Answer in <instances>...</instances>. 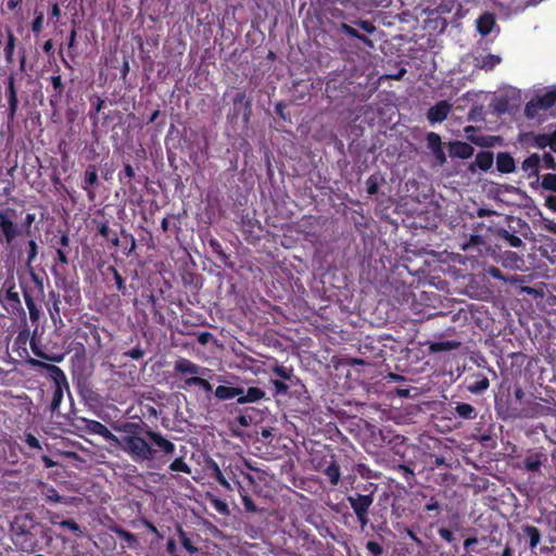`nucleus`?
Segmentation results:
<instances>
[{
	"label": "nucleus",
	"instance_id": "f257e3e1",
	"mask_svg": "<svg viewBox=\"0 0 556 556\" xmlns=\"http://www.w3.org/2000/svg\"><path fill=\"white\" fill-rule=\"evenodd\" d=\"M81 428L91 434L100 435L111 445L117 446L137 464H166L175 454L176 445L167 435L152 429L141 418L117 420L112 424L114 434L105 425L98 420L77 417Z\"/></svg>",
	"mask_w": 556,
	"mask_h": 556
},
{
	"label": "nucleus",
	"instance_id": "f03ea898",
	"mask_svg": "<svg viewBox=\"0 0 556 556\" xmlns=\"http://www.w3.org/2000/svg\"><path fill=\"white\" fill-rule=\"evenodd\" d=\"M350 434L367 451L372 453L377 447H389L394 454H401L404 447L403 435L395 434L390 428H377L367 420L350 416Z\"/></svg>",
	"mask_w": 556,
	"mask_h": 556
},
{
	"label": "nucleus",
	"instance_id": "7ed1b4c3",
	"mask_svg": "<svg viewBox=\"0 0 556 556\" xmlns=\"http://www.w3.org/2000/svg\"><path fill=\"white\" fill-rule=\"evenodd\" d=\"M26 362L33 368H41L47 370L49 378L54 384L50 403V412L52 414H59L60 405L64 397V392H67L68 396L71 397L70 384L65 372L59 366L42 362L37 358L29 357Z\"/></svg>",
	"mask_w": 556,
	"mask_h": 556
},
{
	"label": "nucleus",
	"instance_id": "20e7f679",
	"mask_svg": "<svg viewBox=\"0 0 556 556\" xmlns=\"http://www.w3.org/2000/svg\"><path fill=\"white\" fill-rule=\"evenodd\" d=\"M325 92L333 109H339L348 98V74L341 72L331 75L326 83Z\"/></svg>",
	"mask_w": 556,
	"mask_h": 556
},
{
	"label": "nucleus",
	"instance_id": "39448f33",
	"mask_svg": "<svg viewBox=\"0 0 556 556\" xmlns=\"http://www.w3.org/2000/svg\"><path fill=\"white\" fill-rule=\"evenodd\" d=\"M34 528L33 519L28 515L15 517L12 523L15 544H20L24 551H34L36 543L30 529Z\"/></svg>",
	"mask_w": 556,
	"mask_h": 556
},
{
	"label": "nucleus",
	"instance_id": "423d86ee",
	"mask_svg": "<svg viewBox=\"0 0 556 556\" xmlns=\"http://www.w3.org/2000/svg\"><path fill=\"white\" fill-rule=\"evenodd\" d=\"M554 409L538 401H525L523 406L519 408L513 407L509 414L513 418H540L545 416L554 415Z\"/></svg>",
	"mask_w": 556,
	"mask_h": 556
},
{
	"label": "nucleus",
	"instance_id": "0eeeda50",
	"mask_svg": "<svg viewBox=\"0 0 556 556\" xmlns=\"http://www.w3.org/2000/svg\"><path fill=\"white\" fill-rule=\"evenodd\" d=\"M9 212L14 213L13 210H0V243L5 245H11L23 233L22 226L13 222Z\"/></svg>",
	"mask_w": 556,
	"mask_h": 556
},
{
	"label": "nucleus",
	"instance_id": "6e6552de",
	"mask_svg": "<svg viewBox=\"0 0 556 556\" xmlns=\"http://www.w3.org/2000/svg\"><path fill=\"white\" fill-rule=\"evenodd\" d=\"M5 291L0 290V304L2 307L12 313H24L20 294L13 280H5Z\"/></svg>",
	"mask_w": 556,
	"mask_h": 556
},
{
	"label": "nucleus",
	"instance_id": "1a4fd4ad",
	"mask_svg": "<svg viewBox=\"0 0 556 556\" xmlns=\"http://www.w3.org/2000/svg\"><path fill=\"white\" fill-rule=\"evenodd\" d=\"M372 502L374 497H370L369 494L357 493L356 497L350 496V506L353 508L362 530H365L368 523L367 515Z\"/></svg>",
	"mask_w": 556,
	"mask_h": 556
},
{
	"label": "nucleus",
	"instance_id": "9d476101",
	"mask_svg": "<svg viewBox=\"0 0 556 556\" xmlns=\"http://www.w3.org/2000/svg\"><path fill=\"white\" fill-rule=\"evenodd\" d=\"M174 370L177 374L190 375L191 377H193V376H205V375H207L208 372L212 371L211 369H208L206 367L199 366L198 364H195V363H193L190 359L185 358V357H179L174 363Z\"/></svg>",
	"mask_w": 556,
	"mask_h": 556
},
{
	"label": "nucleus",
	"instance_id": "9b49d317",
	"mask_svg": "<svg viewBox=\"0 0 556 556\" xmlns=\"http://www.w3.org/2000/svg\"><path fill=\"white\" fill-rule=\"evenodd\" d=\"M313 83L311 80L299 79L294 80L291 88L292 100L296 104H304L311 100V91Z\"/></svg>",
	"mask_w": 556,
	"mask_h": 556
},
{
	"label": "nucleus",
	"instance_id": "f8f14e48",
	"mask_svg": "<svg viewBox=\"0 0 556 556\" xmlns=\"http://www.w3.org/2000/svg\"><path fill=\"white\" fill-rule=\"evenodd\" d=\"M453 105L446 101H438L434 105L430 106L427 111V119L430 124L434 125L444 122L451 113Z\"/></svg>",
	"mask_w": 556,
	"mask_h": 556
},
{
	"label": "nucleus",
	"instance_id": "ddd939ff",
	"mask_svg": "<svg viewBox=\"0 0 556 556\" xmlns=\"http://www.w3.org/2000/svg\"><path fill=\"white\" fill-rule=\"evenodd\" d=\"M99 184L98 178V172L96 165H88L85 174L84 179L81 182V189L86 191L87 198L90 202H93L96 200V186Z\"/></svg>",
	"mask_w": 556,
	"mask_h": 556
},
{
	"label": "nucleus",
	"instance_id": "4468645a",
	"mask_svg": "<svg viewBox=\"0 0 556 556\" xmlns=\"http://www.w3.org/2000/svg\"><path fill=\"white\" fill-rule=\"evenodd\" d=\"M540 163L541 157L536 153H532L521 163V169L527 173L528 178H535V181L530 182L531 188L535 189L540 179Z\"/></svg>",
	"mask_w": 556,
	"mask_h": 556
},
{
	"label": "nucleus",
	"instance_id": "2eb2a0df",
	"mask_svg": "<svg viewBox=\"0 0 556 556\" xmlns=\"http://www.w3.org/2000/svg\"><path fill=\"white\" fill-rule=\"evenodd\" d=\"M327 25L329 31L348 34V16L339 9H330L328 11Z\"/></svg>",
	"mask_w": 556,
	"mask_h": 556
},
{
	"label": "nucleus",
	"instance_id": "dca6fc26",
	"mask_svg": "<svg viewBox=\"0 0 556 556\" xmlns=\"http://www.w3.org/2000/svg\"><path fill=\"white\" fill-rule=\"evenodd\" d=\"M7 97H8V122H13L18 108L17 90L15 87V78L10 75L7 84Z\"/></svg>",
	"mask_w": 556,
	"mask_h": 556
},
{
	"label": "nucleus",
	"instance_id": "f3484780",
	"mask_svg": "<svg viewBox=\"0 0 556 556\" xmlns=\"http://www.w3.org/2000/svg\"><path fill=\"white\" fill-rule=\"evenodd\" d=\"M225 473L229 476V479L231 481V485L233 490L236 489L240 495V497H243L244 495H249L247 489L244 488L243 483L247 482L249 485L254 484V478L249 472H240V476H236L235 472L229 469L225 470Z\"/></svg>",
	"mask_w": 556,
	"mask_h": 556
},
{
	"label": "nucleus",
	"instance_id": "a211bd4d",
	"mask_svg": "<svg viewBox=\"0 0 556 556\" xmlns=\"http://www.w3.org/2000/svg\"><path fill=\"white\" fill-rule=\"evenodd\" d=\"M205 469L208 471L210 477L215 479L222 486L229 491L233 490L229 476H225V473L219 468L218 464L213 458H208L205 460Z\"/></svg>",
	"mask_w": 556,
	"mask_h": 556
},
{
	"label": "nucleus",
	"instance_id": "6ab92c4d",
	"mask_svg": "<svg viewBox=\"0 0 556 556\" xmlns=\"http://www.w3.org/2000/svg\"><path fill=\"white\" fill-rule=\"evenodd\" d=\"M405 448H406V445L404 444V447L402 448V453L396 454L400 458L393 459L391 462L390 466L392 469L396 470L409 485H412L413 482H415V472L410 466L403 463Z\"/></svg>",
	"mask_w": 556,
	"mask_h": 556
},
{
	"label": "nucleus",
	"instance_id": "aec40b11",
	"mask_svg": "<svg viewBox=\"0 0 556 556\" xmlns=\"http://www.w3.org/2000/svg\"><path fill=\"white\" fill-rule=\"evenodd\" d=\"M266 393L258 387H249L247 390L241 388V393L238 395L237 404L243 405L248 403H256L265 399Z\"/></svg>",
	"mask_w": 556,
	"mask_h": 556
},
{
	"label": "nucleus",
	"instance_id": "412c9836",
	"mask_svg": "<svg viewBox=\"0 0 556 556\" xmlns=\"http://www.w3.org/2000/svg\"><path fill=\"white\" fill-rule=\"evenodd\" d=\"M270 372L276 375L280 380L289 382L290 384L295 386L299 382V379L294 376V369L292 366H285L275 362V364L270 366Z\"/></svg>",
	"mask_w": 556,
	"mask_h": 556
},
{
	"label": "nucleus",
	"instance_id": "4be33fe9",
	"mask_svg": "<svg viewBox=\"0 0 556 556\" xmlns=\"http://www.w3.org/2000/svg\"><path fill=\"white\" fill-rule=\"evenodd\" d=\"M456 0H430L426 11L430 14H447L451 13L455 7Z\"/></svg>",
	"mask_w": 556,
	"mask_h": 556
},
{
	"label": "nucleus",
	"instance_id": "5701e85b",
	"mask_svg": "<svg viewBox=\"0 0 556 556\" xmlns=\"http://www.w3.org/2000/svg\"><path fill=\"white\" fill-rule=\"evenodd\" d=\"M496 168L502 174H510L516 170V162L510 153L498 152L496 155Z\"/></svg>",
	"mask_w": 556,
	"mask_h": 556
},
{
	"label": "nucleus",
	"instance_id": "b1692460",
	"mask_svg": "<svg viewBox=\"0 0 556 556\" xmlns=\"http://www.w3.org/2000/svg\"><path fill=\"white\" fill-rule=\"evenodd\" d=\"M502 59L498 55L488 53L483 55L475 56V67L479 70H483L485 72H490L494 70V67L500 64Z\"/></svg>",
	"mask_w": 556,
	"mask_h": 556
},
{
	"label": "nucleus",
	"instance_id": "393cba45",
	"mask_svg": "<svg viewBox=\"0 0 556 556\" xmlns=\"http://www.w3.org/2000/svg\"><path fill=\"white\" fill-rule=\"evenodd\" d=\"M60 67L56 66V74L52 75L49 80L52 85L53 93L50 96V104L54 106L61 99L64 92V84L62 81V77L59 74Z\"/></svg>",
	"mask_w": 556,
	"mask_h": 556
},
{
	"label": "nucleus",
	"instance_id": "a878e982",
	"mask_svg": "<svg viewBox=\"0 0 556 556\" xmlns=\"http://www.w3.org/2000/svg\"><path fill=\"white\" fill-rule=\"evenodd\" d=\"M546 456L541 452H535L527 455L522 462L523 468L531 472L540 471Z\"/></svg>",
	"mask_w": 556,
	"mask_h": 556
},
{
	"label": "nucleus",
	"instance_id": "bb28decb",
	"mask_svg": "<svg viewBox=\"0 0 556 556\" xmlns=\"http://www.w3.org/2000/svg\"><path fill=\"white\" fill-rule=\"evenodd\" d=\"M472 381L467 384V390L472 394H481L490 387V380L483 374H477Z\"/></svg>",
	"mask_w": 556,
	"mask_h": 556
},
{
	"label": "nucleus",
	"instance_id": "cd10ccee",
	"mask_svg": "<svg viewBox=\"0 0 556 556\" xmlns=\"http://www.w3.org/2000/svg\"><path fill=\"white\" fill-rule=\"evenodd\" d=\"M136 177V173L131 164L125 163L124 168L118 173V181L121 185L128 187L130 193H135V186L132 179Z\"/></svg>",
	"mask_w": 556,
	"mask_h": 556
},
{
	"label": "nucleus",
	"instance_id": "c85d7f7f",
	"mask_svg": "<svg viewBox=\"0 0 556 556\" xmlns=\"http://www.w3.org/2000/svg\"><path fill=\"white\" fill-rule=\"evenodd\" d=\"M475 149L471 144L464 141H455L451 146L452 156L459 159H469L473 155Z\"/></svg>",
	"mask_w": 556,
	"mask_h": 556
},
{
	"label": "nucleus",
	"instance_id": "c756f323",
	"mask_svg": "<svg viewBox=\"0 0 556 556\" xmlns=\"http://www.w3.org/2000/svg\"><path fill=\"white\" fill-rule=\"evenodd\" d=\"M521 532H522L523 536H526L528 539V546L531 549L536 548L541 542V538H542L541 531L532 525H523L521 527Z\"/></svg>",
	"mask_w": 556,
	"mask_h": 556
},
{
	"label": "nucleus",
	"instance_id": "7c9ffc66",
	"mask_svg": "<svg viewBox=\"0 0 556 556\" xmlns=\"http://www.w3.org/2000/svg\"><path fill=\"white\" fill-rule=\"evenodd\" d=\"M494 26L495 17L492 13H483L477 20V29L482 36L490 35Z\"/></svg>",
	"mask_w": 556,
	"mask_h": 556
},
{
	"label": "nucleus",
	"instance_id": "2f4dec72",
	"mask_svg": "<svg viewBox=\"0 0 556 556\" xmlns=\"http://www.w3.org/2000/svg\"><path fill=\"white\" fill-rule=\"evenodd\" d=\"M29 344L33 353L39 358L52 363H61L64 358L62 354H47L46 352H43L39 342L34 337L30 339Z\"/></svg>",
	"mask_w": 556,
	"mask_h": 556
},
{
	"label": "nucleus",
	"instance_id": "473e14b6",
	"mask_svg": "<svg viewBox=\"0 0 556 556\" xmlns=\"http://www.w3.org/2000/svg\"><path fill=\"white\" fill-rule=\"evenodd\" d=\"M241 393V387H229V386H218L214 395L218 401H227L232 400L235 397L238 399V395Z\"/></svg>",
	"mask_w": 556,
	"mask_h": 556
},
{
	"label": "nucleus",
	"instance_id": "72a5a7b5",
	"mask_svg": "<svg viewBox=\"0 0 556 556\" xmlns=\"http://www.w3.org/2000/svg\"><path fill=\"white\" fill-rule=\"evenodd\" d=\"M111 531L114 532L119 539L124 540L128 547L136 548L138 545L137 536L130 531L122 528L118 525L112 526Z\"/></svg>",
	"mask_w": 556,
	"mask_h": 556
},
{
	"label": "nucleus",
	"instance_id": "f704fd0d",
	"mask_svg": "<svg viewBox=\"0 0 556 556\" xmlns=\"http://www.w3.org/2000/svg\"><path fill=\"white\" fill-rule=\"evenodd\" d=\"M22 291H23L25 304L29 312V318L31 321H37L39 318L40 312L36 305V302L34 300V296L31 295V292L29 289L25 288L23 285H22Z\"/></svg>",
	"mask_w": 556,
	"mask_h": 556
},
{
	"label": "nucleus",
	"instance_id": "c9c22d12",
	"mask_svg": "<svg viewBox=\"0 0 556 556\" xmlns=\"http://www.w3.org/2000/svg\"><path fill=\"white\" fill-rule=\"evenodd\" d=\"M494 162V156L491 151H480L476 155L475 164L479 169L486 172L489 170Z\"/></svg>",
	"mask_w": 556,
	"mask_h": 556
},
{
	"label": "nucleus",
	"instance_id": "e433bc0d",
	"mask_svg": "<svg viewBox=\"0 0 556 556\" xmlns=\"http://www.w3.org/2000/svg\"><path fill=\"white\" fill-rule=\"evenodd\" d=\"M454 409L459 418L471 420L477 417L476 408L469 403H457Z\"/></svg>",
	"mask_w": 556,
	"mask_h": 556
},
{
	"label": "nucleus",
	"instance_id": "4c0bfd02",
	"mask_svg": "<svg viewBox=\"0 0 556 556\" xmlns=\"http://www.w3.org/2000/svg\"><path fill=\"white\" fill-rule=\"evenodd\" d=\"M185 384L187 387H199L206 393H211L213 391V386L206 379H204L203 376L186 378Z\"/></svg>",
	"mask_w": 556,
	"mask_h": 556
},
{
	"label": "nucleus",
	"instance_id": "58836bf2",
	"mask_svg": "<svg viewBox=\"0 0 556 556\" xmlns=\"http://www.w3.org/2000/svg\"><path fill=\"white\" fill-rule=\"evenodd\" d=\"M460 342L454 340L437 341L430 344V351L434 353L446 352L458 349Z\"/></svg>",
	"mask_w": 556,
	"mask_h": 556
},
{
	"label": "nucleus",
	"instance_id": "ea45409f",
	"mask_svg": "<svg viewBox=\"0 0 556 556\" xmlns=\"http://www.w3.org/2000/svg\"><path fill=\"white\" fill-rule=\"evenodd\" d=\"M177 533L180 540L182 547L190 554L194 555L198 553L199 548L193 544L191 539L187 535L186 531L181 526H177Z\"/></svg>",
	"mask_w": 556,
	"mask_h": 556
},
{
	"label": "nucleus",
	"instance_id": "a19ab883",
	"mask_svg": "<svg viewBox=\"0 0 556 556\" xmlns=\"http://www.w3.org/2000/svg\"><path fill=\"white\" fill-rule=\"evenodd\" d=\"M168 469H169V471H173V472H184V473H187V475L191 473V468L185 462V457L182 455L175 457L170 462V464L168 466Z\"/></svg>",
	"mask_w": 556,
	"mask_h": 556
},
{
	"label": "nucleus",
	"instance_id": "79ce46f5",
	"mask_svg": "<svg viewBox=\"0 0 556 556\" xmlns=\"http://www.w3.org/2000/svg\"><path fill=\"white\" fill-rule=\"evenodd\" d=\"M540 109L548 110L556 104V90H549L536 98Z\"/></svg>",
	"mask_w": 556,
	"mask_h": 556
},
{
	"label": "nucleus",
	"instance_id": "37998d69",
	"mask_svg": "<svg viewBox=\"0 0 556 556\" xmlns=\"http://www.w3.org/2000/svg\"><path fill=\"white\" fill-rule=\"evenodd\" d=\"M383 181V178L379 174H372L368 177L366 180V192L369 195H376L379 191V187L381 182Z\"/></svg>",
	"mask_w": 556,
	"mask_h": 556
},
{
	"label": "nucleus",
	"instance_id": "c03bdc74",
	"mask_svg": "<svg viewBox=\"0 0 556 556\" xmlns=\"http://www.w3.org/2000/svg\"><path fill=\"white\" fill-rule=\"evenodd\" d=\"M350 488L355 490L362 489L364 491V494H369L370 497H374V494L376 493L378 486L376 483L370 481H366V483L364 484L356 483V479L352 478V476L350 475Z\"/></svg>",
	"mask_w": 556,
	"mask_h": 556
},
{
	"label": "nucleus",
	"instance_id": "a18cd8bd",
	"mask_svg": "<svg viewBox=\"0 0 556 556\" xmlns=\"http://www.w3.org/2000/svg\"><path fill=\"white\" fill-rule=\"evenodd\" d=\"M106 271L112 275L113 280H114L115 286H116V290L119 293H122L123 295H125L126 292H127V288H126L125 279L119 274V271L114 266H109L106 268Z\"/></svg>",
	"mask_w": 556,
	"mask_h": 556
},
{
	"label": "nucleus",
	"instance_id": "49530a36",
	"mask_svg": "<svg viewBox=\"0 0 556 556\" xmlns=\"http://www.w3.org/2000/svg\"><path fill=\"white\" fill-rule=\"evenodd\" d=\"M497 235L513 248H520L523 244L522 240L518 236L510 233L504 228L498 229Z\"/></svg>",
	"mask_w": 556,
	"mask_h": 556
},
{
	"label": "nucleus",
	"instance_id": "de8ad7c7",
	"mask_svg": "<svg viewBox=\"0 0 556 556\" xmlns=\"http://www.w3.org/2000/svg\"><path fill=\"white\" fill-rule=\"evenodd\" d=\"M270 383L274 387V396L287 395L292 386L280 379H270Z\"/></svg>",
	"mask_w": 556,
	"mask_h": 556
},
{
	"label": "nucleus",
	"instance_id": "09e8293b",
	"mask_svg": "<svg viewBox=\"0 0 556 556\" xmlns=\"http://www.w3.org/2000/svg\"><path fill=\"white\" fill-rule=\"evenodd\" d=\"M233 104H243L245 110V116L248 117L252 111V100L247 97L244 91L237 92L233 98Z\"/></svg>",
	"mask_w": 556,
	"mask_h": 556
},
{
	"label": "nucleus",
	"instance_id": "8fccbe9b",
	"mask_svg": "<svg viewBox=\"0 0 556 556\" xmlns=\"http://www.w3.org/2000/svg\"><path fill=\"white\" fill-rule=\"evenodd\" d=\"M98 233L100 236H102L103 238L108 239L111 241V243L114 245V247H118L119 245V239L116 235H114L113 238L110 237V233H111V229L109 227V223L108 222H103L101 223L99 226H98Z\"/></svg>",
	"mask_w": 556,
	"mask_h": 556
},
{
	"label": "nucleus",
	"instance_id": "3c124183",
	"mask_svg": "<svg viewBox=\"0 0 556 556\" xmlns=\"http://www.w3.org/2000/svg\"><path fill=\"white\" fill-rule=\"evenodd\" d=\"M325 475L329 479L331 484H337L340 479V467L338 464L332 462L327 468L325 469Z\"/></svg>",
	"mask_w": 556,
	"mask_h": 556
},
{
	"label": "nucleus",
	"instance_id": "603ef678",
	"mask_svg": "<svg viewBox=\"0 0 556 556\" xmlns=\"http://www.w3.org/2000/svg\"><path fill=\"white\" fill-rule=\"evenodd\" d=\"M15 37L11 30H8V40L4 47V55L8 62H12L15 49Z\"/></svg>",
	"mask_w": 556,
	"mask_h": 556
},
{
	"label": "nucleus",
	"instance_id": "864d4df0",
	"mask_svg": "<svg viewBox=\"0 0 556 556\" xmlns=\"http://www.w3.org/2000/svg\"><path fill=\"white\" fill-rule=\"evenodd\" d=\"M540 186L544 190L556 192V174H545L543 175L541 181L539 180Z\"/></svg>",
	"mask_w": 556,
	"mask_h": 556
},
{
	"label": "nucleus",
	"instance_id": "5fc2aeb1",
	"mask_svg": "<svg viewBox=\"0 0 556 556\" xmlns=\"http://www.w3.org/2000/svg\"><path fill=\"white\" fill-rule=\"evenodd\" d=\"M353 471L359 475L362 478L369 480L371 478H378V475H376L367 465L365 464H357Z\"/></svg>",
	"mask_w": 556,
	"mask_h": 556
},
{
	"label": "nucleus",
	"instance_id": "6e6d98bb",
	"mask_svg": "<svg viewBox=\"0 0 556 556\" xmlns=\"http://www.w3.org/2000/svg\"><path fill=\"white\" fill-rule=\"evenodd\" d=\"M438 534L442 540L452 544L456 551L458 549L457 540L452 530L442 527L438 530Z\"/></svg>",
	"mask_w": 556,
	"mask_h": 556
},
{
	"label": "nucleus",
	"instance_id": "4d7b16f0",
	"mask_svg": "<svg viewBox=\"0 0 556 556\" xmlns=\"http://www.w3.org/2000/svg\"><path fill=\"white\" fill-rule=\"evenodd\" d=\"M96 100H97L96 103H92V108L88 113L89 118L92 119L94 124L98 123V118H99L98 114L103 109V106L105 104V100L101 99L100 97H97Z\"/></svg>",
	"mask_w": 556,
	"mask_h": 556
},
{
	"label": "nucleus",
	"instance_id": "13d9d810",
	"mask_svg": "<svg viewBox=\"0 0 556 556\" xmlns=\"http://www.w3.org/2000/svg\"><path fill=\"white\" fill-rule=\"evenodd\" d=\"M43 18L42 12H35V18L31 22V31L36 37L42 31Z\"/></svg>",
	"mask_w": 556,
	"mask_h": 556
},
{
	"label": "nucleus",
	"instance_id": "bf43d9fd",
	"mask_svg": "<svg viewBox=\"0 0 556 556\" xmlns=\"http://www.w3.org/2000/svg\"><path fill=\"white\" fill-rule=\"evenodd\" d=\"M493 109L497 114H505L509 110V101L506 97L496 98Z\"/></svg>",
	"mask_w": 556,
	"mask_h": 556
},
{
	"label": "nucleus",
	"instance_id": "052dcab7",
	"mask_svg": "<svg viewBox=\"0 0 556 556\" xmlns=\"http://www.w3.org/2000/svg\"><path fill=\"white\" fill-rule=\"evenodd\" d=\"M534 146L539 149L551 148V134L533 135Z\"/></svg>",
	"mask_w": 556,
	"mask_h": 556
},
{
	"label": "nucleus",
	"instance_id": "680f3d73",
	"mask_svg": "<svg viewBox=\"0 0 556 556\" xmlns=\"http://www.w3.org/2000/svg\"><path fill=\"white\" fill-rule=\"evenodd\" d=\"M38 255V245L35 240L28 241V251L26 264L30 267Z\"/></svg>",
	"mask_w": 556,
	"mask_h": 556
},
{
	"label": "nucleus",
	"instance_id": "e2e57ef3",
	"mask_svg": "<svg viewBox=\"0 0 556 556\" xmlns=\"http://www.w3.org/2000/svg\"><path fill=\"white\" fill-rule=\"evenodd\" d=\"M427 146L432 151L434 149H438L442 146L441 137L433 131H430L427 134Z\"/></svg>",
	"mask_w": 556,
	"mask_h": 556
},
{
	"label": "nucleus",
	"instance_id": "0e129e2a",
	"mask_svg": "<svg viewBox=\"0 0 556 556\" xmlns=\"http://www.w3.org/2000/svg\"><path fill=\"white\" fill-rule=\"evenodd\" d=\"M70 236L67 232H62V235L56 238L54 237L52 240H51V243L52 244H55L56 248H61V249H65V248H68L70 245ZM53 248V245H51Z\"/></svg>",
	"mask_w": 556,
	"mask_h": 556
},
{
	"label": "nucleus",
	"instance_id": "69168bd1",
	"mask_svg": "<svg viewBox=\"0 0 556 556\" xmlns=\"http://www.w3.org/2000/svg\"><path fill=\"white\" fill-rule=\"evenodd\" d=\"M366 549L371 554V556H381L383 553L382 545L376 541H368L366 543Z\"/></svg>",
	"mask_w": 556,
	"mask_h": 556
},
{
	"label": "nucleus",
	"instance_id": "338daca9",
	"mask_svg": "<svg viewBox=\"0 0 556 556\" xmlns=\"http://www.w3.org/2000/svg\"><path fill=\"white\" fill-rule=\"evenodd\" d=\"M124 357H129L132 359H141L144 356V351L141 349L140 345H137L128 351H125L123 353Z\"/></svg>",
	"mask_w": 556,
	"mask_h": 556
},
{
	"label": "nucleus",
	"instance_id": "774afa93",
	"mask_svg": "<svg viewBox=\"0 0 556 556\" xmlns=\"http://www.w3.org/2000/svg\"><path fill=\"white\" fill-rule=\"evenodd\" d=\"M541 110L538 104L536 99H532L526 104L525 113L528 117H534L538 114V111Z\"/></svg>",
	"mask_w": 556,
	"mask_h": 556
}]
</instances>
